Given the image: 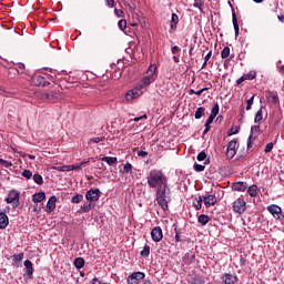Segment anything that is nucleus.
<instances>
[{
  "mask_svg": "<svg viewBox=\"0 0 284 284\" xmlns=\"http://www.w3.org/2000/svg\"><path fill=\"white\" fill-rule=\"evenodd\" d=\"M220 111L219 102H215L212 110H211V115L212 116H217Z\"/></svg>",
  "mask_w": 284,
  "mask_h": 284,
  "instance_id": "c9c22d12",
  "label": "nucleus"
},
{
  "mask_svg": "<svg viewBox=\"0 0 284 284\" xmlns=\"http://www.w3.org/2000/svg\"><path fill=\"white\" fill-rule=\"evenodd\" d=\"M85 199L90 203L99 201V199H101V190H99V189H90L85 193Z\"/></svg>",
  "mask_w": 284,
  "mask_h": 284,
  "instance_id": "6e6552de",
  "label": "nucleus"
},
{
  "mask_svg": "<svg viewBox=\"0 0 284 284\" xmlns=\"http://www.w3.org/2000/svg\"><path fill=\"white\" fill-rule=\"evenodd\" d=\"M21 196V192L11 191L9 192V196L6 199V203L12 204V207H19V199Z\"/></svg>",
  "mask_w": 284,
  "mask_h": 284,
  "instance_id": "0eeeda50",
  "label": "nucleus"
},
{
  "mask_svg": "<svg viewBox=\"0 0 284 284\" xmlns=\"http://www.w3.org/2000/svg\"><path fill=\"white\" fill-rule=\"evenodd\" d=\"M221 57L222 59H227V57H230V47L223 48V50L221 51Z\"/></svg>",
  "mask_w": 284,
  "mask_h": 284,
  "instance_id": "58836bf2",
  "label": "nucleus"
},
{
  "mask_svg": "<svg viewBox=\"0 0 284 284\" xmlns=\"http://www.w3.org/2000/svg\"><path fill=\"white\" fill-rule=\"evenodd\" d=\"M263 121V106L256 112L254 123H261Z\"/></svg>",
  "mask_w": 284,
  "mask_h": 284,
  "instance_id": "2f4dec72",
  "label": "nucleus"
},
{
  "mask_svg": "<svg viewBox=\"0 0 284 284\" xmlns=\"http://www.w3.org/2000/svg\"><path fill=\"white\" fill-rule=\"evenodd\" d=\"M22 176H23L24 179H32V171H30V170H24V171L22 172Z\"/></svg>",
  "mask_w": 284,
  "mask_h": 284,
  "instance_id": "864d4df0",
  "label": "nucleus"
},
{
  "mask_svg": "<svg viewBox=\"0 0 284 284\" xmlns=\"http://www.w3.org/2000/svg\"><path fill=\"white\" fill-rule=\"evenodd\" d=\"M24 267L28 278H32V276H34V266H32V261L26 260Z\"/></svg>",
  "mask_w": 284,
  "mask_h": 284,
  "instance_id": "a211bd4d",
  "label": "nucleus"
},
{
  "mask_svg": "<svg viewBox=\"0 0 284 284\" xmlns=\"http://www.w3.org/2000/svg\"><path fill=\"white\" fill-rule=\"evenodd\" d=\"M143 119H148V114H143L142 116H138V118H134L133 121H135V123H139V121H143Z\"/></svg>",
  "mask_w": 284,
  "mask_h": 284,
  "instance_id": "13d9d810",
  "label": "nucleus"
},
{
  "mask_svg": "<svg viewBox=\"0 0 284 284\" xmlns=\"http://www.w3.org/2000/svg\"><path fill=\"white\" fill-rule=\"evenodd\" d=\"M267 211L270 212V214H272V216H274V219H281L282 210L278 205L272 204L267 206Z\"/></svg>",
  "mask_w": 284,
  "mask_h": 284,
  "instance_id": "f3484780",
  "label": "nucleus"
},
{
  "mask_svg": "<svg viewBox=\"0 0 284 284\" xmlns=\"http://www.w3.org/2000/svg\"><path fill=\"white\" fill-rule=\"evenodd\" d=\"M223 284H235L239 283V276L231 274V273H224L221 277Z\"/></svg>",
  "mask_w": 284,
  "mask_h": 284,
  "instance_id": "9d476101",
  "label": "nucleus"
},
{
  "mask_svg": "<svg viewBox=\"0 0 284 284\" xmlns=\"http://www.w3.org/2000/svg\"><path fill=\"white\" fill-rule=\"evenodd\" d=\"M156 64H151L146 71V75L142 78L141 82L136 84V89L142 92V94L148 90V85L156 81Z\"/></svg>",
  "mask_w": 284,
  "mask_h": 284,
  "instance_id": "7ed1b4c3",
  "label": "nucleus"
},
{
  "mask_svg": "<svg viewBox=\"0 0 284 284\" xmlns=\"http://www.w3.org/2000/svg\"><path fill=\"white\" fill-rule=\"evenodd\" d=\"M246 202L243 197H239L233 202V212L235 214H244L245 210H247Z\"/></svg>",
  "mask_w": 284,
  "mask_h": 284,
  "instance_id": "20e7f679",
  "label": "nucleus"
},
{
  "mask_svg": "<svg viewBox=\"0 0 284 284\" xmlns=\"http://www.w3.org/2000/svg\"><path fill=\"white\" fill-rule=\"evenodd\" d=\"M234 134H239V128L234 129V128H231L229 131H227V136H232Z\"/></svg>",
  "mask_w": 284,
  "mask_h": 284,
  "instance_id": "5fc2aeb1",
  "label": "nucleus"
},
{
  "mask_svg": "<svg viewBox=\"0 0 284 284\" xmlns=\"http://www.w3.org/2000/svg\"><path fill=\"white\" fill-rule=\"evenodd\" d=\"M191 284H205V281H203V278L196 276V277H193V280L191 281Z\"/></svg>",
  "mask_w": 284,
  "mask_h": 284,
  "instance_id": "09e8293b",
  "label": "nucleus"
},
{
  "mask_svg": "<svg viewBox=\"0 0 284 284\" xmlns=\"http://www.w3.org/2000/svg\"><path fill=\"white\" fill-rule=\"evenodd\" d=\"M57 207V197L54 195H52L48 202H47V209H45V212L48 214H52V212H54Z\"/></svg>",
  "mask_w": 284,
  "mask_h": 284,
  "instance_id": "2eb2a0df",
  "label": "nucleus"
},
{
  "mask_svg": "<svg viewBox=\"0 0 284 284\" xmlns=\"http://www.w3.org/2000/svg\"><path fill=\"white\" fill-rule=\"evenodd\" d=\"M0 165H2L3 168H12V162L0 159Z\"/></svg>",
  "mask_w": 284,
  "mask_h": 284,
  "instance_id": "de8ad7c7",
  "label": "nucleus"
},
{
  "mask_svg": "<svg viewBox=\"0 0 284 284\" xmlns=\"http://www.w3.org/2000/svg\"><path fill=\"white\" fill-rule=\"evenodd\" d=\"M205 91H207V88H203V89H201V90L195 91V94H196L197 97H201Z\"/></svg>",
  "mask_w": 284,
  "mask_h": 284,
  "instance_id": "052dcab7",
  "label": "nucleus"
},
{
  "mask_svg": "<svg viewBox=\"0 0 284 284\" xmlns=\"http://www.w3.org/2000/svg\"><path fill=\"white\" fill-rule=\"evenodd\" d=\"M143 94V91H140L136 87L133 88L131 91H129L125 94L126 101H132L133 99H136L138 97H141Z\"/></svg>",
  "mask_w": 284,
  "mask_h": 284,
  "instance_id": "4468645a",
  "label": "nucleus"
},
{
  "mask_svg": "<svg viewBox=\"0 0 284 284\" xmlns=\"http://www.w3.org/2000/svg\"><path fill=\"white\" fill-rule=\"evenodd\" d=\"M252 105H254V95H252V97L246 101V110H247V111L252 110Z\"/></svg>",
  "mask_w": 284,
  "mask_h": 284,
  "instance_id": "a18cd8bd",
  "label": "nucleus"
},
{
  "mask_svg": "<svg viewBox=\"0 0 284 284\" xmlns=\"http://www.w3.org/2000/svg\"><path fill=\"white\" fill-rule=\"evenodd\" d=\"M141 256H143L144 258H148V256H150V246L145 245L143 247V250L141 251Z\"/></svg>",
  "mask_w": 284,
  "mask_h": 284,
  "instance_id": "ea45409f",
  "label": "nucleus"
},
{
  "mask_svg": "<svg viewBox=\"0 0 284 284\" xmlns=\"http://www.w3.org/2000/svg\"><path fill=\"white\" fill-rule=\"evenodd\" d=\"M214 119H216V116L215 115H212V114H210V116H209V119L206 120V124H210V125H212V123H214Z\"/></svg>",
  "mask_w": 284,
  "mask_h": 284,
  "instance_id": "4d7b16f0",
  "label": "nucleus"
},
{
  "mask_svg": "<svg viewBox=\"0 0 284 284\" xmlns=\"http://www.w3.org/2000/svg\"><path fill=\"white\" fill-rule=\"evenodd\" d=\"M193 207L195 210H201V207H203V196H197L195 197V201L193 202Z\"/></svg>",
  "mask_w": 284,
  "mask_h": 284,
  "instance_id": "a878e982",
  "label": "nucleus"
},
{
  "mask_svg": "<svg viewBox=\"0 0 284 284\" xmlns=\"http://www.w3.org/2000/svg\"><path fill=\"white\" fill-rule=\"evenodd\" d=\"M194 116L195 119H201L202 116H205V108L203 106L197 108Z\"/></svg>",
  "mask_w": 284,
  "mask_h": 284,
  "instance_id": "473e14b6",
  "label": "nucleus"
},
{
  "mask_svg": "<svg viewBox=\"0 0 284 284\" xmlns=\"http://www.w3.org/2000/svg\"><path fill=\"white\" fill-rule=\"evenodd\" d=\"M204 131H203V134L205 135V134H207V132H210V130H211V126H210V124H207V123H205L204 124Z\"/></svg>",
  "mask_w": 284,
  "mask_h": 284,
  "instance_id": "680f3d73",
  "label": "nucleus"
},
{
  "mask_svg": "<svg viewBox=\"0 0 284 284\" xmlns=\"http://www.w3.org/2000/svg\"><path fill=\"white\" fill-rule=\"evenodd\" d=\"M114 12H115V14H116L119 18H123V17H124V12H123V10H121V9H115Z\"/></svg>",
  "mask_w": 284,
  "mask_h": 284,
  "instance_id": "bf43d9fd",
  "label": "nucleus"
},
{
  "mask_svg": "<svg viewBox=\"0 0 284 284\" xmlns=\"http://www.w3.org/2000/svg\"><path fill=\"white\" fill-rule=\"evenodd\" d=\"M155 201L163 212H168L170 210L169 204L172 201V190L168 183L156 189Z\"/></svg>",
  "mask_w": 284,
  "mask_h": 284,
  "instance_id": "f257e3e1",
  "label": "nucleus"
},
{
  "mask_svg": "<svg viewBox=\"0 0 284 284\" xmlns=\"http://www.w3.org/2000/svg\"><path fill=\"white\" fill-rule=\"evenodd\" d=\"M247 194H250V196H257L258 186H256V184L251 185L247 190Z\"/></svg>",
  "mask_w": 284,
  "mask_h": 284,
  "instance_id": "7c9ffc66",
  "label": "nucleus"
},
{
  "mask_svg": "<svg viewBox=\"0 0 284 284\" xmlns=\"http://www.w3.org/2000/svg\"><path fill=\"white\" fill-rule=\"evenodd\" d=\"M145 278V273L143 272H133L131 275L128 276L126 283L128 284H141V281Z\"/></svg>",
  "mask_w": 284,
  "mask_h": 284,
  "instance_id": "423d86ee",
  "label": "nucleus"
},
{
  "mask_svg": "<svg viewBox=\"0 0 284 284\" xmlns=\"http://www.w3.org/2000/svg\"><path fill=\"white\" fill-rule=\"evenodd\" d=\"M171 52L172 54H179V52H181V49L179 48V45H174L171 48Z\"/></svg>",
  "mask_w": 284,
  "mask_h": 284,
  "instance_id": "6e6d98bb",
  "label": "nucleus"
},
{
  "mask_svg": "<svg viewBox=\"0 0 284 284\" xmlns=\"http://www.w3.org/2000/svg\"><path fill=\"white\" fill-rule=\"evenodd\" d=\"M174 233H175V242L181 243V229L179 226H175Z\"/></svg>",
  "mask_w": 284,
  "mask_h": 284,
  "instance_id": "e433bc0d",
  "label": "nucleus"
},
{
  "mask_svg": "<svg viewBox=\"0 0 284 284\" xmlns=\"http://www.w3.org/2000/svg\"><path fill=\"white\" fill-rule=\"evenodd\" d=\"M138 156L145 158V156H148V152L146 151H139Z\"/></svg>",
  "mask_w": 284,
  "mask_h": 284,
  "instance_id": "69168bd1",
  "label": "nucleus"
},
{
  "mask_svg": "<svg viewBox=\"0 0 284 284\" xmlns=\"http://www.w3.org/2000/svg\"><path fill=\"white\" fill-rule=\"evenodd\" d=\"M74 170H81L80 164L71 165V172L74 171Z\"/></svg>",
  "mask_w": 284,
  "mask_h": 284,
  "instance_id": "338daca9",
  "label": "nucleus"
},
{
  "mask_svg": "<svg viewBox=\"0 0 284 284\" xmlns=\"http://www.w3.org/2000/svg\"><path fill=\"white\" fill-rule=\"evenodd\" d=\"M73 265L77 270H83V267H85V260H83V257H77Z\"/></svg>",
  "mask_w": 284,
  "mask_h": 284,
  "instance_id": "b1692460",
  "label": "nucleus"
},
{
  "mask_svg": "<svg viewBox=\"0 0 284 284\" xmlns=\"http://www.w3.org/2000/svg\"><path fill=\"white\" fill-rule=\"evenodd\" d=\"M42 201H45V192H39L32 195L33 203H41Z\"/></svg>",
  "mask_w": 284,
  "mask_h": 284,
  "instance_id": "412c9836",
  "label": "nucleus"
},
{
  "mask_svg": "<svg viewBox=\"0 0 284 284\" xmlns=\"http://www.w3.org/2000/svg\"><path fill=\"white\" fill-rule=\"evenodd\" d=\"M148 185L152 189H159L168 184V176L161 170L153 169L146 176Z\"/></svg>",
  "mask_w": 284,
  "mask_h": 284,
  "instance_id": "f03ea898",
  "label": "nucleus"
},
{
  "mask_svg": "<svg viewBox=\"0 0 284 284\" xmlns=\"http://www.w3.org/2000/svg\"><path fill=\"white\" fill-rule=\"evenodd\" d=\"M9 223L8 215H6V213H0V230H6Z\"/></svg>",
  "mask_w": 284,
  "mask_h": 284,
  "instance_id": "aec40b11",
  "label": "nucleus"
},
{
  "mask_svg": "<svg viewBox=\"0 0 284 284\" xmlns=\"http://www.w3.org/2000/svg\"><path fill=\"white\" fill-rule=\"evenodd\" d=\"M209 221H211L210 215L201 214L197 217V223H200L201 225H205Z\"/></svg>",
  "mask_w": 284,
  "mask_h": 284,
  "instance_id": "c85d7f7f",
  "label": "nucleus"
},
{
  "mask_svg": "<svg viewBox=\"0 0 284 284\" xmlns=\"http://www.w3.org/2000/svg\"><path fill=\"white\" fill-rule=\"evenodd\" d=\"M258 133H261V126L260 125H253L251 128L250 134H252V136H254V134H258Z\"/></svg>",
  "mask_w": 284,
  "mask_h": 284,
  "instance_id": "79ce46f5",
  "label": "nucleus"
},
{
  "mask_svg": "<svg viewBox=\"0 0 284 284\" xmlns=\"http://www.w3.org/2000/svg\"><path fill=\"white\" fill-rule=\"evenodd\" d=\"M102 282L99 280V277H94L91 282V284H101Z\"/></svg>",
  "mask_w": 284,
  "mask_h": 284,
  "instance_id": "774afa93",
  "label": "nucleus"
},
{
  "mask_svg": "<svg viewBox=\"0 0 284 284\" xmlns=\"http://www.w3.org/2000/svg\"><path fill=\"white\" fill-rule=\"evenodd\" d=\"M83 201V194H75L72 199H71V203H81Z\"/></svg>",
  "mask_w": 284,
  "mask_h": 284,
  "instance_id": "4c0bfd02",
  "label": "nucleus"
},
{
  "mask_svg": "<svg viewBox=\"0 0 284 284\" xmlns=\"http://www.w3.org/2000/svg\"><path fill=\"white\" fill-rule=\"evenodd\" d=\"M205 159H207V153H205V151H201L197 154V161H205Z\"/></svg>",
  "mask_w": 284,
  "mask_h": 284,
  "instance_id": "3c124183",
  "label": "nucleus"
},
{
  "mask_svg": "<svg viewBox=\"0 0 284 284\" xmlns=\"http://www.w3.org/2000/svg\"><path fill=\"white\" fill-rule=\"evenodd\" d=\"M265 97H266L267 102L272 103V105H276L280 102L278 92H276V91H267Z\"/></svg>",
  "mask_w": 284,
  "mask_h": 284,
  "instance_id": "f8f14e48",
  "label": "nucleus"
},
{
  "mask_svg": "<svg viewBox=\"0 0 284 284\" xmlns=\"http://www.w3.org/2000/svg\"><path fill=\"white\" fill-rule=\"evenodd\" d=\"M273 150H274V143H272V142L267 143V144L265 145V148H264V152H265L266 154H270V152H272Z\"/></svg>",
  "mask_w": 284,
  "mask_h": 284,
  "instance_id": "c03bdc74",
  "label": "nucleus"
},
{
  "mask_svg": "<svg viewBox=\"0 0 284 284\" xmlns=\"http://www.w3.org/2000/svg\"><path fill=\"white\" fill-rule=\"evenodd\" d=\"M42 99H48V101H54L55 99H59V93L54 91H49L42 95Z\"/></svg>",
  "mask_w": 284,
  "mask_h": 284,
  "instance_id": "4be33fe9",
  "label": "nucleus"
},
{
  "mask_svg": "<svg viewBox=\"0 0 284 284\" xmlns=\"http://www.w3.org/2000/svg\"><path fill=\"white\" fill-rule=\"evenodd\" d=\"M236 150H239V140H231L227 144L226 159H234L236 156Z\"/></svg>",
  "mask_w": 284,
  "mask_h": 284,
  "instance_id": "39448f33",
  "label": "nucleus"
},
{
  "mask_svg": "<svg viewBox=\"0 0 284 284\" xmlns=\"http://www.w3.org/2000/svg\"><path fill=\"white\" fill-rule=\"evenodd\" d=\"M32 81H33V84L37 87L47 88V85H50V82L48 81V79L42 75L33 77Z\"/></svg>",
  "mask_w": 284,
  "mask_h": 284,
  "instance_id": "9b49d317",
  "label": "nucleus"
},
{
  "mask_svg": "<svg viewBox=\"0 0 284 284\" xmlns=\"http://www.w3.org/2000/svg\"><path fill=\"white\" fill-rule=\"evenodd\" d=\"M151 239L154 243H161L163 241V230L161 226H154L151 231Z\"/></svg>",
  "mask_w": 284,
  "mask_h": 284,
  "instance_id": "1a4fd4ad",
  "label": "nucleus"
},
{
  "mask_svg": "<svg viewBox=\"0 0 284 284\" xmlns=\"http://www.w3.org/2000/svg\"><path fill=\"white\" fill-rule=\"evenodd\" d=\"M23 253H19L18 255L13 256V262L16 267H21V262L23 261Z\"/></svg>",
  "mask_w": 284,
  "mask_h": 284,
  "instance_id": "cd10ccee",
  "label": "nucleus"
},
{
  "mask_svg": "<svg viewBox=\"0 0 284 284\" xmlns=\"http://www.w3.org/2000/svg\"><path fill=\"white\" fill-rule=\"evenodd\" d=\"M256 140V138L252 134L248 135L247 139V149L250 150V148H252L254 145V141Z\"/></svg>",
  "mask_w": 284,
  "mask_h": 284,
  "instance_id": "37998d69",
  "label": "nucleus"
},
{
  "mask_svg": "<svg viewBox=\"0 0 284 284\" xmlns=\"http://www.w3.org/2000/svg\"><path fill=\"white\" fill-rule=\"evenodd\" d=\"M193 168L195 172H203L205 170V165L199 163H194Z\"/></svg>",
  "mask_w": 284,
  "mask_h": 284,
  "instance_id": "49530a36",
  "label": "nucleus"
},
{
  "mask_svg": "<svg viewBox=\"0 0 284 284\" xmlns=\"http://www.w3.org/2000/svg\"><path fill=\"white\" fill-rule=\"evenodd\" d=\"M101 161H103L104 163H108V165H116L118 163V159L114 156H103Z\"/></svg>",
  "mask_w": 284,
  "mask_h": 284,
  "instance_id": "393cba45",
  "label": "nucleus"
},
{
  "mask_svg": "<svg viewBox=\"0 0 284 284\" xmlns=\"http://www.w3.org/2000/svg\"><path fill=\"white\" fill-rule=\"evenodd\" d=\"M33 181L37 183V185H43V176H41L39 173L33 175Z\"/></svg>",
  "mask_w": 284,
  "mask_h": 284,
  "instance_id": "f704fd0d",
  "label": "nucleus"
},
{
  "mask_svg": "<svg viewBox=\"0 0 284 284\" xmlns=\"http://www.w3.org/2000/svg\"><path fill=\"white\" fill-rule=\"evenodd\" d=\"M101 141H105V136L92 138L89 143H101Z\"/></svg>",
  "mask_w": 284,
  "mask_h": 284,
  "instance_id": "8fccbe9b",
  "label": "nucleus"
},
{
  "mask_svg": "<svg viewBox=\"0 0 284 284\" xmlns=\"http://www.w3.org/2000/svg\"><path fill=\"white\" fill-rule=\"evenodd\" d=\"M232 23H233L235 37H239L240 29H239V19L236 18V12L232 13Z\"/></svg>",
  "mask_w": 284,
  "mask_h": 284,
  "instance_id": "5701e85b",
  "label": "nucleus"
},
{
  "mask_svg": "<svg viewBox=\"0 0 284 284\" xmlns=\"http://www.w3.org/2000/svg\"><path fill=\"white\" fill-rule=\"evenodd\" d=\"M256 79V72L251 71L248 73L243 74L240 79L236 80V84L241 85L244 81H254Z\"/></svg>",
  "mask_w": 284,
  "mask_h": 284,
  "instance_id": "ddd939ff",
  "label": "nucleus"
},
{
  "mask_svg": "<svg viewBox=\"0 0 284 284\" xmlns=\"http://www.w3.org/2000/svg\"><path fill=\"white\" fill-rule=\"evenodd\" d=\"M132 173V164L126 162L123 166L122 174H131Z\"/></svg>",
  "mask_w": 284,
  "mask_h": 284,
  "instance_id": "72a5a7b5",
  "label": "nucleus"
},
{
  "mask_svg": "<svg viewBox=\"0 0 284 284\" xmlns=\"http://www.w3.org/2000/svg\"><path fill=\"white\" fill-rule=\"evenodd\" d=\"M58 172H71V165L59 166Z\"/></svg>",
  "mask_w": 284,
  "mask_h": 284,
  "instance_id": "603ef678",
  "label": "nucleus"
},
{
  "mask_svg": "<svg viewBox=\"0 0 284 284\" xmlns=\"http://www.w3.org/2000/svg\"><path fill=\"white\" fill-rule=\"evenodd\" d=\"M202 199L205 207H212L215 203H217L215 195H203Z\"/></svg>",
  "mask_w": 284,
  "mask_h": 284,
  "instance_id": "dca6fc26",
  "label": "nucleus"
},
{
  "mask_svg": "<svg viewBox=\"0 0 284 284\" xmlns=\"http://www.w3.org/2000/svg\"><path fill=\"white\" fill-rule=\"evenodd\" d=\"M212 59V50L207 52V54L204 57V61H210Z\"/></svg>",
  "mask_w": 284,
  "mask_h": 284,
  "instance_id": "e2e57ef3",
  "label": "nucleus"
},
{
  "mask_svg": "<svg viewBox=\"0 0 284 284\" xmlns=\"http://www.w3.org/2000/svg\"><path fill=\"white\" fill-rule=\"evenodd\" d=\"M92 207H94V204L84 202L83 205L80 207V210L84 214H88V212H90V210H92Z\"/></svg>",
  "mask_w": 284,
  "mask_h": 284,
  "instance_id": "c756f323",
  "label": "nucleus"
},
{
  "mask_svg": "<svg viewBox=\"0 0 284 284\" xmlns=\"http://www.w3.org/2000/svg\"><path fill=\"white\" fill-rule=\"evenodd\" d=\"M118 26L120 30L125 31V29L128 28V21L125 19H122L118 22Z\"/></svg>",
  "mask_w": 284,
  "mask_h": 284,
  "instance_id": "a19ab883",
  "label": "nucleus"
},
{
  "mask_svg": "<svg viewBox=\"0 0 284 284\" xmlns=\"http://www.w3.org/2000/svg\"><path fill=\"white\" fill-rule=\"evenodd\" d=\"M232 190L235 192H245L247 190V184L245 182H235L232 185Z\"/></svg>",
  "mask_w": 284,
  "mask_h": 284,
  "instance_id": "6ab92c4d",
  "label": "nucleus"
},
{
  "mask_svg": "<svg viewBox=\"0 0 284 284\" xmlns=\"http://www.w3.org/2000/svg\"><path fill=\"white\" fill-rule=\"evenodd\" d=\"M179 24V16L176 13H172V19H171V30H176V26Z\"/></svg>",
  "mask_w": 284,
  "mask_h": 284,
  "instance_id": "bb28decb",
  "label": "nucleus"
},
{
  "mask_svg": "<svg viewBox=\"0 0 284 284\" xmlns=\"http://www.w3.org/2000/svg\"><path fill=\"white\" fill-rule=\"evenodd\" d=\"M109 8H114V0H105Z\"/></svg>",
  "mask_w": 284,
  "mask_h": 284,
  "instance_id": "0e129e2a",
  "label": "nucleus"
}]
</instances>
